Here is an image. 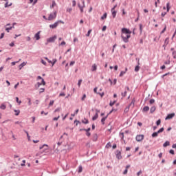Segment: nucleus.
<instances>
[{"mask_svg":"<svg viewBox=\"0 0 176 176\" xmlns=\"http://www.w3.org/2000/svg\"><path fill=\"white\" fill-rule=\"evenodd\" d=\"M58 119H60V116H58V117L54 118L53 120H58Z\"/></svg>","mask_w":176,"mask_h":176,"instance_id":"54","label":"nucleus"},{"mask_svg":"<svg viewBox=\"0 0 176 176\" xmlns=\"http://www.w3.org/2000/svg\"><path fill=\"white\" fill-rule=\"evenodd\" d=\"M160 123H162V121L160 120H158L157 121V126H160Z\"/></svg>","mask_w":176,"mask_h":176,"instance_id":"52","label":"nucleus"},{"mask_svg":"<svg viewBox=\"0 0 176 176\" xmlns=\"http://www.w3.org/2000/svg\"><path fill=\"white\" fill-rule=\"evenodd\" d=\"M166 9H167V12L170 11V3H167V4H166Z\"/></svg>","mask_w":176,"mask_h":176,"instance_id":"29","label":"nucleus"},{"mask_svg":"<svg viewBox=\"0 0 176 176\" xmlns=\"http://www.w3.org/2000/svg\"><path fill=\"white\" fill-rule=\"evenodd\" d=\"M150 104H155V99H151L149 101Z\"/></svg>","mask_w":176,"mask_h":176,"instance_id":"39","label":"nucleus"},{"mask_svg":"<svg viewBox=\"0 0 176 176\" xmlns=\"http://www.w3.org/2000/svg\"><path fill=\"white\" fill-rule=\"evenodd\" d=\"M60 23H62V24H64V22H63L62 21H57L54 24L50 25V28H52V30H54L55 28H57V27H58V24Z\"/></svg>","mask_w":176,"mask_h":176,"instance_id":"6","label":"nucleus"},{"mask_svg":"<svg viewBox=\"0 0 176 176\" xmlns=\"http://www.w3.org/2000/svg\"><path fill=\"white\" fill-rule=\"evenodd\" d=\"M107 14L105 12L103 16H101V20H105L107 19Z\"/></svg>","mask_w":176,"mask_h":176,"instance_id":"24","label":"nucleus"},{"mask_svg":"<svg viewBox=\"0 0 176 176\" xmlns=\"http://www.w3.org/2000/svg\"><path fill=\"white\" fill-rule=\"evenodd\" d=\"M56 17H57V11H55V12L51 13L49 15L47 20L49 21H52L54 20V19H56Z\"/></svg>","mask_w":176,"mask_h":176,"instance_id":"4","label":"nucleus"},{"mask_svg":"<svg viewBox=\"0 0 176 176\" xmlns=\"http://www.w3.org/2000/svg\"><path fill=\"white\" fill-rule=\"evenodd\" d=\"M140 32H142V24L140 25Z\"/></svg>","mask_w":176,"mask_h":176,"instance_id":"61","label":"nucleus"},{"mask_svg":"<svg viewBox=\"0 0 176 176\" xmlns=\"http://www.w3.org/2000/svg\"><path fill=\"white\" fill-rule=\"evenodd\" d=\"M57 39V36H54L52 37H50L49 38L47 39V43H45V45H47L48 43L54 42V41H56Z\"/></svg>","mask_w":176,"mask_h":176,"instance_id":"8","label":"nucleus"},{"mask_svg":"<svg viewBox=\"0 0 176 176\" xmlns=\"http://www.w3.org/2000/svg\"><path fill=\"white\" fill-rule=\"evenodd\" d=\"M39 149H40V150L43 149V150L42 151V152H41V155H42V153H47V151H49V145L45 144L39 147Z\"/></svg>","mask_w":176,"mask_h":176,"instance_id":"3","label":"nucleus"},{"mask_svg":"<svg viewBox=\"0 0 176 176\" xmlns=\"http://www.w3.org/2000/svg\"><path fill=\"white\" fill-rule=\"evenodd\" d=\"M120 136L121 137L122 140H123V138H124V133H120Z\"/></svg>","mask_w":176,"mask_h":176,"instance_id":"35","label":"nucleus"},{"mask_svg":"<svg viewBox=\"0 0 176 176\" xmlns=\"http://www.w3.org/2000/svg\"><path fill=\"white\" fill-rule=\"evenodd\" d=\"M135 104V99H133L131 104L129 105V107H132V108L134 107V105Z\"/></svg>","mask_w":176,"mask_h":176,"instance_id":"14","label":"nucleus"},{"mask_svg":"<svg viewBox=\"0 0 176 176\" xmlns=\"http://www.w3.org/2000/svg\"><path fill=\"white\" fill-rule=\"evenodd\" d=\"M115 101L114 102H110V104H109V105H110V107H113V105H115Z\"/></svg>","mask_w":176,"mask_h":176,"instance_id":"46","label":"nucleus"},{"mask_svg":"<svg viewBox=\"0 0 176 176\" xmlns=\"http://www.w3.org/2000/svg\"><path fill=\"white\" fill-rule=\"evenodd\" d=\"M34 38L36 41H39L41 39V31L38 32L35 35Z\"/></svg>","mask_w":176,"mask_h":176,"instance_id":"11","label":"nucleus"},{"mask_svg":"<svg viewBox=\"0 0 176 176\" xmlns=\"http://www.w3.org/2000/svg\"><path fill=\"white\" fill-rule=\"evenodd\" d=\"M59 97H65V94H64V93H60V94H59Z\"/></svg>","mask_w":176,"mask_h":176,"instance_id":"48","label":"nucleus"},{"mask_svg":"<svg viewBox=\"0 0 176 176\" xmlns=\"http://www.w3.org/2000/svg\"><path fill=\"white\" fill-rule=\"evenodd\" d=\"M25 39H26L27 42H30V41H31V37L27 36V37L25 38Z\"/></svg>","mask_w":176,"mask_h":176,"instance_id":"45","label":"nucleus"},{"mask_svg":"<svg viewBox=\"0 0 176 176\" xmlns=\"http://www.w3.org/2000/svg\"><path fill=\"white\" fill-rule=\"evenodd\" d=\"M116 157L118 160L122 159V153L119 151H117V155H116Z\"/></svg>","mask_w":176,"mask_h":176,"instance_id":"12","label":"nucleus"},{"mask_svg":"<svg viewBox=\"0 0 176 176\" xmlns=\"http://www.w3.org/2000/svg\"><path fill=\"white\" fill-rule=\"evenodd\" d=\"M102 31H107V27L106 26H103Z\"/></svg>","mask_w":176,"mask_h":176,"instance_id":"63","label":"nucleus"},{"mask_svg":"<svg viewBox=\"0 0 176 176\" xmlns=\"http://www.w3.org/2000/svg\"><path fill=\"white\" fill-rule=\"evenodd\" d=\"M131 31L127 28H122V34H121V38L122 41L125 43H127L129 42V39L131 38Z\"/></svg>","mask_w":176,"mask_h":176,"instance_id":"1","label":"nucleus"},{"mask_svg":"<svg viewBox=\"0 0 176 176\" xmlns=\"http://www.w3.org/2000/svg\"><path fill=\"white\" fill-rule=\"evenodd\" d=\"M28 105H32V103L31 102V98H28Z\"/></svg>","mask_w":176,"mask_h":176,"instance_id":"41","label":"nucleus"},{"mask_svg":"<svg viewBox=\"0 0 176 176\" xmlns=\"http://www.w3.org/2000/svg\"><path fill=\"white\" fill-rule=\"evenodd\" d=\"M82 171H83V167H82V166H80L78 167V173H82Z\"/></svg>","mask_w":176,"mask_h":176,"instance_id":"27","label":"nucleus"},{"mask_svg":"<svg viewBox=\"0 0 176 176\" xmlns=\"http://www.w3.org/2000/svg\"><path fill=\"white\" fill-rule=\"evenodd\" d=\"M41 63L43 64V65H46V61L43 60V59L41 60Z\"/></svg>","mask_w":176,"mask_h":176,"instance_id":"60","label":"nucleus"},{"mask_svg":"<svg viewBox=\"0 0 176 176\" xmlns=\"http://www.w3.org/2000/svg\"><path fill=\"white\" fill-rule=\"evenodd\" d=\"M172 54L173 56V58H176V51H173Z\"/></svg>","mask_w":176,"mask_h":176,"instance_id":"38","label":"nucleus"},{"mask_svg":"<svg viewBox=\"0 0 176 176\" xmlns=\"http://www.w3.org/2000/svg\"><path fill=\"white\" fill-rule=\"evenodd\" d=\"M148 111H149V107L148 106L144 107L142 109V112H148Z\"/></svg>","mask_w":176,"mask_h":176,"instance_id":"17","label":"nucleus"},{"mask_svg":"<svg viewBox=\"0 0 176 176\" xmlns=\"http://www.w3.org/2000/svg\"><path fill=\"white\" fill-rule=\"evenodd\" d=\"M82 101H85L86 100V94H84L81 98Z\"/></svg>","mask_w":176,"mask_h":176,"instance_id":"40","label":"nucleus"},{"mask_svg":"<svg viewBox=\"0 0 176 176\" xmlns=\"http://www.w3.org/2000/svg\"><path fill=\"white\" fill-rule=\"evenodd\" d=\"M129 111H130V106L126 107L124 109V112L125 113H127V112H129Z\"/></svg>","mask_w":176,"mask_h":176,"instance_id":"22","label":"nucleus"},{"mask_svg":"<svg viewBox=\"0 0 176 176\" xmlns=\"http://www.w3.org/2000/svg\"><path fill=\"white\" fill-rule=\"evenodd\" d=\"M91 71H93V72L97 71V65L94 64V65H92Z\"/></svg>","mask_w":176,"mask_h":176,"instance_id":"18","label":"nucleus"},{"mask_svg":"<svg viewBox=\"0 0 176 176\" xmlns=\"http://www.w3.org/2000/svg\"><path fill=\"white\" fill-rule=\"evenodd\" d=\"M164 131V128H161L160 130L157 131V132H154L152 134L153 138H155V137H157L160 133H163Z\"/></svg>","mask_w":176,"mask_h":176,"instance_id":"7","label":"nucleus"},{"mask_svg":"<svg viewBox=\"0 0 176 176\" xmlns=\"http://www.w3.org/2000/svg\"><path fill=\"white\" fill-rule=\"evenodd\" d=\"M108 118V115L106 117H103L101 119V123L102 124H105V120H107V119Z\"/></svg>","mask_w":176,"mask_h":176,"instance_id":"13","label":"nucleus"},{"mask_svg":"<svg viewBox=\"0 0 176 176\" xmlns=\"http://www.w3.org/2000/svg\"><path fill=\"white\" fill-rule=\"evenodd\" d=\"M74 64H75V61H72V62H70L69 65L72 66V65H74Z\"/></svg>","mask_w":176,"mask_h":176,"instance_id":"64","label":"nucleus"},{"mask_svg":"<svg viewBox=\"0 0 176 176\" xmlns=\"http://www.w3.org/2000/svg\"><path fill=\"white\" fill-rule=\"evenodd\" d=\"M122 97H126V96L127 95V91H124V92H122Z\"/></svg>","mask_w":176,"mask_h":176,"instance_id":"33","label":"nucleus"},{"mask_svg":"<svg viewBox=\"0 0 176 176\" xmlns=\"http://www.w3.org/2000/svg\"><path fill=\"white\" fill-rule=\"evenodd\" d=\"M80 85H82V80H79L78 82V87H80Z\"/></svg>","mask_w":176,"mask_h":176,"instance_id":"42","label":"nucleus"},{"mask_svg":"<svg viewBox=\"0 0 176 176\" xmlns=\"http://www.w3.org/2000/svg\"><path fill=\"white\" fill-rule=\"evenodd\" d=\"M169 145H170V142L166 141V142L163 144V146H164V148H166V146H169Z\"/></svg>","mask_w":176,"mask_h":176,"instance_id":"23","label":"nucleus"},{"mask_svg":"<svg viewBox=\"0 0 176 176\" xmlns=\"http://www.w3.org/2000/svg\"><path fill=\"white\" fill-rule=\"evenodd\" d=\"M155 111H156V107L155 106H153L151 108V113H153V112H155Z\"/></svg>","mask_w":176,"mask_h":176,"instance_id":"21","label":"nucleus"},{"mask_svg":"<svg viewBox=\"0 0 176 176\" xmlns=\"http://www.w3.org/2000/svg\"><path fill=\"white\" fill-rule=\"evenodd\" d=\"M45 91V89L44 88H41L40 89V93H43Z\"/></svg>","mask_w":176,"mask_h":176,"instance_id":"56","label":"nucleus"},{"mask_svg":"<svg viewBox=\"0 0 176 176\" xmlns=\"http://www.w3.org/2000/svg\"><path fill=\"white\" fill-rule=\"evenodd\" d=\"M26 134H27V137L30 141V138H31V136H30V134H28V132L25 131Z\"/></svg>","mask_w":176,"mask_h":176,"instance_id":"50","label":"nucleus"},{"mask_svg":"<svg viewBox=\"0 0 176 176\" xmlns=\"http://www.w3.org/2000/svg\"><path fill=\"white\" fill-rule=\"evenodd\" d=\"M165 43H166V45H168V38H166L165 39Z\"/></svg>","mask_w":176,"mask_h":176,"instance_id":"59","label":"nucleus"},{"mask_svg":"<svg viewBox=\"0 0 176 176\" xmlns=\"http://www.w3.org/2000/svg\"><path fill=\"white\" fill-rule=\"evenodd\" d=\"M16 102L20 105V104H21V100H19V97L16 98Z\"/></svg>","mask_w":176,"mask_h":176,"instance_id":"32","label":"nucleus"},{"mask_svg":"<svg viewBox=\"0 0 176 176\" xmlns=\"http://www.w3.org/2000/svg\"><path fill=\"white\" fill-rule=\"evenodd\" d=\"M21 166L23 167L24 166H25V160H23V163L21 164Z\"/></svg>","mask_w":176,"mask_h":176,"instance_id":"53","label":"nucleus"},{"mask_svg":"<svg viewBox=\"0 0 176 176\" xmlns=\"http://www.w3.org/2000/svg\"><path fill=\"white\" fill-rule=\"evenodd\" d=\"M68 115H69V113H67L63 118V120H64L65 119H67V118H68Z\"/></svg>","mask_w":176,"mask_h":176,"instance_id":"47","label":"nucleus"},{"mask_svg":"<svg viewBox=\"0 0 176 176\" xmlns=\"http://www.w3.org/2000/svg\"><path fill=\"white\" fill-rule=\"evenodd\" d=\"M98 119V113H96L95 116L92 118V120H97Z\"/></svg>","mask_w":176,"mask_h":176,"instance_id":"19","label":"nucleus"},{"mask_svg":"<svg viewBox=\"0 0 176 176\" xmlns=\"http://www.w3.org/2000/svg\"><path fill=\"white\" fill-rule=\"evenodd\" d=\"M111 13L113 19H115L116 17V11H115L114 8L111 9Z\"/></svg>","mask_w":176,"mask_h":176,"instance_id":"15","label":"nucleus"},{"mask_svg":"<svg viewBox=\"0 0 176 176\" xmlns=\"http://www.w3.org/2000/svg\"><path fill=\"white\" fill-rule=\"evenodd\" d=\"M27 63L25 62H23V63H21L19 67V69H21L23 68V67H25V65H26Z\"/></svg>","mask_w":176,"mask_h":176,"instance_id":"20","label":"nucleus"},{"mask_svg":"<svg viewBox=\"0 0 176 176\" xmlns=\"http://www.w3.org/2000/svg\"><path fill=\"white\" fill-rule=\"evenodd\" d=\"M169 153H170V155H174V150H170Z\"/></svg>","mask_w":176,"mask_h":176,"instance_id":"57","label":"nucleus"},{"mask_svg":"<svg viewBox=\"0 0 176 176\" xmlns=\"http://www.w3.org/2000/svg\"><path fill=\"white\" fill-rule=\"evenodd\" d=\"M41 80V82H38L36 84V87L37 89H39V87H41V86H42V85H43V86H45V85H46V82H45V80H43V79L41 77V76H38L37 77V80Z\"/></svg>","mask_w":176,"mask_h":176,"instance_id":"2","label":"nucleus"},{"mask_svg":"<svg viewBox=\"0 0 176 176\" xmlns=\"http://www.w3.org/2000/svg\"><path fill=\"white\" fill-rule=\"evenodd\" d=\"M34 104H36V105H38V104H39V100H36L35 102H34Z\"/></svg>","mask_w":176,"mask_h":176,"instance_id":"62","label":"nucleus"},{"mask_svg":"<svg viewBox=\"0 0 176 176\" xmlns=\"http://www.w3.org/2000/svg\"><path fill=\"white\" fill-rule=\"evenodd\" d=\"M19 61H21V59H19V61H16V62H12V63H11V65H16V64H17V63H19Z\"/></svg>","mask_w":176,"mask_h":176,"instance_id":"34","label":"nucleus"},{"mask_svg":"<svg viewBox=\"0 0 176 176\" xmlns=\"http://www.w3.org/2000/svg\"><path fill=\"white\" fill-rule=\"evenodd\" d=\"M12 27L7 28H6V31H7V32H9V31L10 30H12Z\"/></svg>","mask_w":176,"mask_h":176,"instance_id":"44","label":"nucleus"},{"mask_svg":"<svg viewBox=\"0 0 176 176\" xmlns=\"http://www.w3.org/2000/svg\"><path fill=\"white\" fill-rule=\"evenodd\" d=\"M8 6H12V3H10V4L8 2L6 3L5 8H8Z\"/></svg>","mask_w":176,"mask_h":176,"instance_id":"30","label":"nucleus"},{"mask_svg":"<svg viewBox=\"0 0 176 176\" xmlns=\"http://www.w3.org/2000/svg\"><path fill=\"white\" fill-rule=\"evenodd\" d=\"M53 104H54V100H52L50 104H49V106L50 107H52V105H53Z\"/></svg>","mask_w":176,"mask_h":176,"instance_id":"49","label":"nucleus"},{"mask_svg":"<svg viewBox=\"0 0 176 176\" xmlns=\"http://www.w3.org/2000/svg\"><path fill=\"white\" fill-rule=\"evenodd\" d=\"M0 109H6V105L2 104L0 106Z\"/></svg>","mask_w":176,"mask_h":176,"instance_id":"28","label":"nucleus"},{"mask_svg":"<svg viewBox=\"0 0 176 176\" xmlns=\"http://www.w3.org/2000/svg\"><path fill=\"white\" fill-rule=\"evenodd\" d=\"M124 74H126V72L122 71L120 74V77L122 78V76H123V75H124Z\"/></svg>","mask_w":176,"mask_h":176,"instance_id":"31","label":"nucleus"},{"mask_svg":"<svg viewBox=\"0 0 176 176\" xmlns=\"http://www.w3.org/2000/svg\"><path fill=\"white\" fill-rule=\"evenodd\" d=\"M167 27L165 26L164 28L163 29V30L161 32V34H164V32H166Z\"/></svg>","mask_w":176,"mask_h":176,"instance_id":"43","label":"nucleus"},{"mask_svg":"<svg viewBox=\"0 0 176 176\" xmlns=\"http://www.w3.org/2000/svg\"><path fill=\"white\" fill-rule=\"evenodd\" d=\"M111 146H112L110 144V143H108V144L106 145V148H111Z\"/></svg>","mask_w":176,"mask_h":176,"instance_id":"51","label":"nucleus"},{"mask_svg":"<svg viewBox=\"0 0 176 176\" xmlns=\"http://www.w3.org/2000/svg\"><path fill=\"white\" fill-rule=\"evenodd\" d=\"M140 66L139 65H137V66H135V72H138V71H140Z\"/></svg>","mask_w":176,"mask_h":176,"instance_id":"26","label":"nucleus"},{"mask_svg":"<svg viewBox=\"0 0 176 176\" xmlns=\"http://www.w3.org/2000/svg\"><path fill=\"white\" fill-rule=\"evenodd\" d=\"M90 34H91V30H89L87 32V34H86V36H90Z\"/></svg>","mask_w":176,"mask_h":176,"instance_id":"36","label":"nucleus"},{"mask_svg":"<svg viewBox=\"0 0 176 176\" xmlns=\"http://www.w3.org/2000/svg\"><path fill=\"white\" fill-rule=\"evenodd\" d=\"M135 140L138 141V142H141V141L144 140V135H138Z\"/></svg>","mask_w":176,"mask_h":176,"instance_id":"9","label":"nucleus"},{"mask_svg":"<svg viewBox=\"0 0 176 176\" xmlns=\"http://www.w3.org/2000/svg\"><path fill=\"white\" fill-rule=\"evenodd\" d=\"M81 4L80 3H78V6L81 12V13H83V9H85V8H86V6L85 5V0H81Z\"/></svg>","mask_w":176,"mask_h":176,"instance_id":"5","label":"nucleus"},{"mask_svg":"<svg viewBox=\"0 0 176 176\" xmlns=\"http://www.w3.org/2000/svg\"><path fill=\"white\" fill-rule=\"evenodd\" d=\"M56 63H57V60L54 59V60H53V62L52 63V66L54 65V64H56Z\"/></svg>","mask_w":176,"mask_h":176,"instance_id":"55","label":"nucleus"},{"mask_svg":"<svg viewBox=\"0 0 176 176\" xmlns=\"http://www.w3.org/2000/svg\"><path fill=\"white\" fill-rule=\"evenodd\" d=\"M67 12H68L69 13H71V12H72V8H68L67 10Z\"/></svg>","mask_w":176,"mask_h":176,"instance_id":"58","label":"nucleus"},{"mask_svg":"<svg viewBox=\"0 0 176 176\" xmlns=\"http://www.w3.org/2000/svg\"><path fill=\"white\" fill-rule=\"evenodd\" d=\"M174 116H175V113H172L170 114H168L166 117L165 120H170V119H173L174 118Z\"/></svg>","mask_w":176,"mask_h":176,"instance_id":"10","label":"nucleus"},{"mask_svg":"<svg viewBox=\"0 0 176 176\" xmlns=\"http://www.w3.org/2000/svg\"><path fill=\"white\" fill-rule=\"evenodd\" d=\"M14 112H15L16 116H19V115H20V110H14Z\"/></svg>","mask_w":176,"mask_h":176,"instance_id":"25","label":"nucleus"},{"mask_svg":"<svg viewBox=\"0 0 176 176\" xmlns=\"http://www.w3.org/2000/svg\"><path fill=\"white\" fill-rule=\"evenodd\" d=\"M72 6H76V1H75V0H73L72 1Z\"/></svg>","mask_w":176,"mask_h":176,"instance_id":"37","label":"nucleus"},{"mask_svg":"<svg viewBox=\"0 0 176 176\" xmlns=\"http://www.w3.org/2000/svg\"><path fill=\"white\" fill-rule=\"evenodd\" d=\"M82 123H83L84 124H88L89 123V120L84 118L82 120Z\"/></svg>","mask_w":176,"mask_h":176,"instance_id":"16","label":"nucleus"}]
</instances>
